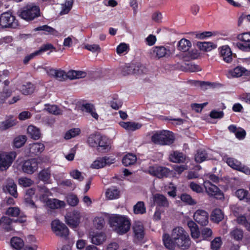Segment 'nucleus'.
I'll list each match as a JSON object with an SVG mask.
<instances>
[{
  "label": "nucleus",
  "mask_w": 250,
  "mask_h": 250,
  "mask_svg": "<svg viewBox=\"0 0 250 250\" xmlns=\"http://www.w3.org/2000/svg\"><path fill=\"white\" fill-rule=\"evenodd\" d=\"M16 156V153L13 152L0 153V170H6L10 166Z\"/></svg>",
  "instance_id": "obj_10"
},
{
  "label": "nucleus",
  "mask_w": 250,
  "mask_h": 250,
  "mask_svg": "<svg viewBox=\"0 0 250 250\" xmlns=\"http://www.w3.org/2000/svg\"><path fill=\"white\" fill-rule=\"evenodd\" d=\"M20 213V210L18 207H10L6 212V214L12 217H17Z\"/></svg>",
  "instance_id": "obj_60"
},
{
  "label": "nucleus",
  "mask_w": 250,
  "mask_h": 250,
  "mask_svg": "<svg viewBox=\"0 0 250 250\" xmlns=\"http://www.w3.org/2000/svg\"><path fill=\"white\" fill-rule=\"evenodd\" d=\"M223 160L231 168L236 170H237L238 169L240 168L239 167L241 165V163L238 161L237 160L229 157H224L223 158Z\"/></svg>",
  "instance_id": "obj_46"
},
{
  "label": "nucleus",
  "mask_w": 250,
  "mask_h": 250,
  "mask_svg": "<svg viewBox=\"0 0 250 250\" xmlns=\"http://www.w3.org/2000/svg\"><path fill=\"white\" fill-rule=\"evenodd\" d=\"M40 15L39 8L33 4L24 7L19 14L20 17L26 21H31Z\"/></svg>",
  "instance_id": "obj_6"
},
{
  "label": "nucleus",
  "mask_w": 250,
  "mask_h": 250,
  "mask_svg": "<svg viewBox=\"0 0 250 250\" xmlns=\"http://www.w3.org/2000/svg\"><path fill=\"white\" fill-rule=\"evenodd\" d=\"M36 31H43L46 34H50L55 36H59V32L53 28L47 25H43L35 29Z\"/></svg>",
  "instance_id": "obj_45"
},
{
  "label": "nucleus",
  "mask_w": 250,
  "mask_h": 250,
  "mask_svg": "<svg viewBox=\"0 0 250 250\" xmlns=\"http://www.w3.org/2000/svg\"><path fill=\"white\" fill-rule=\"evenodd\" d=\"M38 168V164L35 159H31L25 161L23 164L22 169L24 172L32 174Z\"/></svg>",
  "instance_id": "obj_17"
},
{
  "label": "nucleus",
  "mask_w": 250,
  "mask_h": 250,
  "mask_svg": "<svg viewBox=\"0 0 250 250\" xmlns=\"http://www.w3.org/2000/svg\"><path fill=\"white\" fill-rule=\"evenodd\" d=\"M212 234V230L209 228H203L201 229L200 238L201 240H205L210 237Z\"/></svg>",
  "instance_id": "obj_52"
},
{
  "label": "nucleus",
  "mask_w": 250,
  "mask_h": 250,
  "mask_svg": "<svg viewBox=\"0 0 250 250\" xmlns=\"http://www.w3.org/2000/svg\"><path fill=\"white\" fill-rule=\"evenodd\" d=\"M82 109L86 112L89 113L91 116L96 120L99 119V115L96 111L94 105L90 103L83 104L82 105Z\"/></svg>",
  "instance_id": "obj_32"
},
{
  "label": "nucleus",
  "mask_w": 250,
  "mask_h": 250,
  "mask_svg": "<svg viewBox=\"0 0 250 250\" xmlns=\"http://www.w3.org/2000/svg\"><path fill=\"white\" fill-rule=\"evenodd\" d=\"M101 135L99 134H92L90 135L87 140V142L91 147H97L98 142L101 138Z\"/></svg>",
  "instance_id": "obj_39"
},
{
  "label": "nucleus",
  "mask_w": 250,
  "mask_h": 250,
  "mask_svg": "<svg viewBox=\"0 0 250 250\" xmlns=\"http://www.w3.org/2000/svg\"><path fill=\"white\" fill-rule=\"evenodd\" d=\"M174 140L173 133L167 130L155 132L151 136V140L154 143L161 145H170Z\"/></svg>",
  "instance_id": "obj_3"
},
{
  "label": "nucleus",
  "mask_w": 250,
  "mask_h": 250,
  "mask_svg": "<svg viewBox=\"0 0 250 250\" xmlns=\"http://www.w3.org/2000/svg\"><path fill=\"white\" fill-rule=\"evenodd\" d=\"M44 110L54 115H62L63 109L55 104H45Z\"/></svg>",
  "instance_id": "obj_33"
},
{
  "label": "nucleus",
  "mask_w": 250,
  "mask_h": 250,
  "mask_svg": "<svg viewBox=\"0 0 250 250\" xmlns=\"http://www.w3.org/2000/svg\"><path fill=\"white\" fill-rule=\"evenodd\" d=\"M187 225L190 229L192 238L200 240L201 230H199L197 225L192 220L188 221Z\"/></svg>",
  "instance_id": "obj_28"
},
{
  "label": "nucleus",
  "mask_w": 250,
  "mask_h": 250,
  "mask_svg": "<svg viewBox=\"0 0 250 250\" xmlns=\"http://www.w3.org/2000/svg\"><path fill=\"white\" fill-rule=\"evenodd\" d=\"M89 238L91 240V242L96 245L103 244L106 239L105 234L101 231H91Z\"/></svg>",
  "instance_id": "obj_19"
},
{
  "label": "nucleus",
  "mask_w": 250,
  "mask_h": 250,
  "mask_svg": "<svg viewBox=\"0 0 250 250\" xmlns=\"http://www.w3.org/2000/svg\"><path fill=\"white\" fill-rule=\"evenodd\" d=\"M133 231L134 237L138 240H141L144 236V228L142 223L135 221L133 225Z\"/></svg>",
  "instance_id": "obj_22"
},
{
  "label": "nucleus",
  "mask_w": 250,
  "mask_h": 250,
  "mask_svg": "<svg viewBox=\"0 0 250 250\" xmlns=\"http://www.w3.org/2000/svg\"><path fill=\"white\" fill-rule=\"evenodd\" d=\"M39 178L44 181H47L50 177V171L48 169H44L41 171L39 174Z\"/></svg>",
  "instance_id": "obj_64"
},
{
  "label": "nucleus",
  "mask_w": 250,
  "mask_h": 250,
  "mask_svg": "<svg viewBox=\"0 0 250 250\" xmlns=\"http://www.w3.org/2000/svg\"><path fill=\"white\" fill-rule=\"evenodd\" d=\"M129 50V44L122 42L120 43L116 48V52L117 53L121 55L123 54L127 53Z\"/></svg>",
  "instance_id": "obj_51"
},
{
  "label": "nucleus",
  "mask_w": 250,
  "mask_h": 250,
  "mask_svg": "<svg viewBox=\"0 0 250 250\" xmlns=\"http://www.w3.org/2000/svg\"><path fill=\"white\" fill-rule=\"evenodd\" d=\"M66 223L73 229H76L80 223V213L77 210H74L68 213L65 216Z\"/></svg>",
  "instance_id": "obj_8"
},
{
  "label": "nucleus",
  "mask_w": 250,
  "mask_h": 250,
  "mask_svg": "<svg viewBox=\"0 0 250 250\" xmlns=\"http://www.w3.org/2000/svg\"><path fill=\"white\" fill-rule=\"evenodd\" d=\"M169 159L172 162L177 163H186L187 164L189 161L188 159L185 155L178 151L171 152L169 155Z\"/></svg>",
  "instance_id": "obj_24"
},
{
  "label": "nucleus",
  "mask_w": 250,
  "mask_h": 250,
  "mask_svg": "<svg viewBox=\"0 0 250 250\" xmlns=\"http://www.w3.org/2000/svg\"><path fill=\"white\" fill-rule=\"evenodd\" d=\"M119 124L121 127L128 131H133L142 127L141 124L134 122H120Z\"/></svg>",
  "instance_id": "obj_29"
},
{
  "label": "nucleus",
  "mask_w": 250,
  "mask_h": 250,
  "mask_svg": "<svg viewBox=\"0 0 250 250\" xmlns=\"http://www.w3.org/2000/svg\"><path fill=\"white\" fill-rule=\"evenodd\" d=\"M209 159L208 154L203 150H199L195 155V160L197 163H200Z\"/></svg>",
  "instance_id": "obj_44"
},
{
  "label": "nucleus",
  "mask_w": 250,
  "mask_h": 250,
  "mask_svg": "<svg viewBox=\"0 0 250 250\" xmlns=\"http://www.w3.org/2000/svg\"><path fill=\"white\" fill-rule=\"evenodd\" d=\"M132 65L135 66L139 65L138 68L135 69V71L133 73L134 75H140L146 72V68L140 63H132Z\"/></svg>",
  "instance_id": "obj_63"
},
{
  "label": "nucleus",
  "mask_w": 250,
  "mask_h": 250,
  "mask_svg": "<svg viewBox=\"0 0 250 250\" xmlns=\"http://www.w3.org/2000/svg\"><path fill=\"white\" fill-rule=\"evenodd\" d=\"M193 218L199 225L207 226L208 223V214L205 210L198 209L193 215Z\"/></svg>",
  "instance_id": "obj_16"
},
{
  "label": "nucleus",
  "mask_w": 250,
  "mask_h": 250,
  "mask_svg": "<svg viewBox=\"0 0 250 250\" xmlns=\"http://www.w3.org/2000/svg\"><path fill=\"white\" fill-rule=\"evenodd\" d=\"M109 224L115 232L119 235L126 233L130 229L129 219L124 215L114 214L109 217Z\"/></svg>",
  "instance_id": "obj_2"
},
{
  "label": "nucleus",
  "mask_w": 250,
  "mask_h": 250,
  "mask_svg": "<svg viewBox=\"0 0 250 250\" xmlns=\"http://www.w3.org/2000/svg\"><path fill=\"white\" fill-rule=\"evenodd\" d=\"M197 46L201 50L208 52L216 47V45L211 42H198Z\"/></svg>",
  "instance_id": "obj_37"
},
{
  "label": "nucleus",
  "mask_w": 250,
  "mask_h": 250,
  "mask_svg": "<svg viewBox=\"0 0 250 250\" xmlns=\"http://www.w3.org/2000/svg\"><path fill=\"white\" fill-rule=\"evenodd\" d=\"M44 69L49 76L59 80H63L65 76L64 71L61 69H56L49 67H45Z\"/></svg>",
  "instance_id": "obj_23"
},
{
  "label": "nucleus",
  "mask_w": 250,
  "mask_h": 250,
  "mask_svg": "<svg viewBox=\"0 0 250 250\" xmlns=\"http://www.w3.org/2000/svg\"><path fill=\"white\" fill-rule=\"evenodd\" d=\"M66 75L69 79L73 80L84 78L86 76V73L83 71L71 70L67 72Z\"/></svg>",
  "instance_id": "obj_36"
},
{
  "label": "nucleus",
  "mask_w": 250,
  "mask_h": 250,
  "mask_svg": "<svg viewBox=\"0 0 250 250\" xmlns=\"http://www.w3.org/2000/svg\"><path fill=\"white\" fill-rule=\"evenodd\" d=\"M222 244V242L221 237H216L211 242V249L212 250H218L220 248Z\"/></svg>",
  "instance_id": "obj_57"
},
{
  "label": "nucleus",
  "mask_w": 250,
  "mask_h": 250,
  "mask_svg": "<svg viewBox=\"0 0 250 250\" xmlns=\"http://www.w3.org/2000/svg\"><path fill=\"white\" fill-rule=\"evenodd\" d=\"M98 151L102 153H106L111 148L110 140L105 137L101 136L97 146Z\"/></svg>",
  "instance_id": "obj_21"
},
{
  "label": "nucleus",
  "mask_w": 250,
  "mask_h": 250,
  "mask_svg": "<svg viewBox=\"0 0 250 250\" xmlns=\"http://www.w3.org/2000/svg\"><path fill=\"white\" fill-rule=\"evenodd\" d=\"M47 195L44 194L40 197V200L45 203L46 205L49 208L52 209H57L62 208H64L65 206V203L64 201H61L56 199H48L47 196L50 195V192L48 191Z\"/></svg>",
  "instance_id": "obj_9"
},
{
  "label": "nucleus",
  "mask_w": 250,
  "mask_h": 250,
  "mask_svg": "<svg viewBox=\"0 0 250 250\" xmlns=\"http://www.w3.org/2000/svg\"><path fill=\"white\" fill-rule=\"evenodd\" d=\"M137 160L136 156L132 154H127L123 158L122 163L125 166L134 164Z\"/></svg>",
  "instance_id": "obj_41"
},
{
  "label": "nucleus",
  "mask_w": 250,
  "mask_h": 250,
  "mask_svg": "<svg viewBox=\"0 0 250 250\" xmlns=\"http://www.w3.org/2000/svg\"><path fill=\"white\" fill-rule=\"evenodd\" d=\"M11 246L16 250H20L24 246L23 241L19 237H14L11 240Z\"/></svg>",
  "instance_id": "obj_49"
},
{
  "label": "nucleus",
  "mask_w": 250,
  "mask_h": 250,
  "mask_svg": "<svg viewBox=\"0 0 250 250\" xmlns=\"http://www.w3.org/2000/svg\"><path fill=\"white\" fill-rule=\"evenodd\" d=\"M17 121L15 119H10L4 121L0 122V130L3 131L15 125Z\"/></svg>",
  "instance_id": "obj_40"
},
{
  "label": "nucleus",
  "mask_w": 250,
  "mask_h": 250,
  "mask_svg": "<svg viewBox=\"0 0 250 250\" xmlns=\"http://www.w3.org/2000/svg\"><path fill=\"white\" fill-rule=\"evenodd\" d=\"M48 192V189L44 187H38L37 189L34 188H29L26 191L25 202L27 206L31 208H36L35 204L34 202L30 199V197L36 193L37 196H39L40 198L41 196L44 195V194L47 195Z\"/></svg>",
  "instance_id": "obj_4"
},
{
  "label": "nucleus",
  "mask_w": 250,
  "mask_h": 250,
  "mask_svg": "<svg viewBox=\"0 0 250 250\" xmlns=\"http://www.w3.org/2000/svg\"><path fill=\"white\" fill-rule=\"evenodd\" d=\"M249 74L248 70L240 66L229 69L226 72V76L229 79L239 78L243 75H248Z\"/></svg>",
  "instance_id": "obj_15"
},
{
  "label": "nucleus",
  "mask_w": 250,
  "mask_h": 250,
  "mask_svg": "<svg viewBox=\"0 0 250 250\" xmlns=\"http://www.w3.org/2000/svg\"><path fill=\"white\" fill-rule=\"evenodd\" d=\"M147 172L159 178L168 176L170 173V170L168 168L157 165L149 167Z\"/></svg>",
  "instance_id": "obj_11"
},
{
  "label": "nucleus",
  "mask_w": 250,
  "mask_h": 250,
  "mask_svg": "<svg viewBox=\"0 0 250 250\" xmlns=\"http://www.w3.org/2000/svg\"><path fill=\"white\" fill-rule=\"evenodd\" d=\"M133 211L135 214H142L146 212L145 204L142 201H139L133 207Z\"/></svg>",
  "instance_id": "obj_48"
},
{
  "label": "nucleus",
  "mask_w": 250,
  "mask_h": 250,
  "mask_svg": "<svg viewBox=\"0 0 250 250\" xmlns=\"http://www.w3.org/2000/svg\"><path fill=\"white\" fill-rule=\"evenodd\" d=\"M16 83H13V82H12L9 91H3L0 93V101H4L7 97H9L12 92H14L16 91V89L15 88V86Z\"/></svg>",
  "instance_id": "obj_50"
},
{
  "label": "nucleus",
  "mask_w": 250,
  "mask_h": 250,
  "mask_svg": "<svg viewBox=\"0 0 250 250\" xmlns=\"http://www.w3.org/2000/svg\"><path fill=\"white\" fill-rule=\"evenodd\" d=\"M230 235L234 240L240 241L243 238V231L241 229L235 228L230 231Z\"/></svg>",
  "instance_id": "obj_42"
},
{
  "label": "nucleus",
  "mask_w": 250,
  "mask_h": 250,
  "mask_svg": "<svg viewBox=\"0 0 250 250\" xmlns=\"http://www.w3.org/2000/svg\"><path fill=\"white\" fill-rule=\"evenodd\" d=\"M33 181L30 178L27 177H21L19 179V184L23 187H27L31 186Z\"/></svg>",
  "instance_id": "obj_59"
},
{
  "label": "nucleus",
  "mask_w": 250,
  "mask_h": 250,
  "mask_svg": "<svg viewBox=\"0 0 250 250\" xmlns=\"http://www.w3.org/2000/svg\"><path fill=\"white\" fill-rule=\"evenodd\" d=\"M204 187L206 192L210 195L216 198L221 199L224 198L223 192L215 185L212 184L210 181L206 180L204 182Z\"/></svg>",
  "instance_id": "obj_12"
},
{
  "label": "nucleus",
  "mask_w": 250,
  "mask_h": 250,
  "mask_svg": "<svg viewBox=\"0 0 250 250\" xmlns=\"http://www.w3.org/2000/svg\"><path fill=\"white\" fill-rule=\"evenodd\" d=\"M0 25L4 28H16L19 24L15 17L11 13L5 12L0 16Z\"/></svg>",
  "instance_id": "obj_7"
},
{
  "label": "nucleus",
  "mask_w": 250,
  "mask_h": 250,
  "mask_svg": "<svg viewBox=\"0 0 250 250\" xmlns=\"http://www.w3.org/2000/svg\"><path fill=\"white\" fill-rule=\"evenodd\" d=\"M152 55L157 58H161L164 57L169 56L170 51L164 46H155L151 49Z\"/></svg>",
  "instance_id": "obj_20"
},
{
  "label": "nucleus",
  "mask_w": 250,
  "mask_h": 250,
  "mask_svg": "<svg viewBox=\"0 0 250 250\" xmlns=\"http://www.w3.org/2000/svg\"><path fill=\"white\" fill-rule=\"evenodd\" d=\"M105 195L108 200H115L120 197V191L116 187H111L106 190Z\"/></svg>",
  "instance_id": "obj_31"
},
{
  "label": "nucleus",
  "mask_w": 250,
  "mask_h": 250,
  "mask_svg": "<svg viewBox=\"0 0 250 250\" xmlns=\"http://www.w3.org/2000/svg\"><path fill=\"white\" fill-rule=\"evenodd\" d=\"M139 65L133 66L132 64H126L123 68V73L124 75L133 74L135 69L138 68Z\"/></svg>",
  "instance_id": "obj_56"
},
{
  "label": "nucleus",
  "mask_w": 250,
  "mask_h": 250,
  "mask_svg": "<svg viewBox=\"0 0 250 250\" xmlns=\"http://www.w3.org/2000/svg\"><path fill=\"white\" fill-rule=\"evenodd\" d=\"M153 200L155 205L158 207L168 208L169 202L167 198L161 194H155L153 196Z\"/></svg>",
  "instance_id": "obj_26"
},
{
  "label": "nucleus",
  "mask_w": 250,
  "mask_h": 250,
  "mask_svg": "<svg viewBox=\"0 0 250 250\" xmlns=\"http://www.w3.org/2000/svg\"><path fill=\"white\" fill-rule=\"evenodd\" d=\"M220 55L223 60L227 63H229L232 59V52L230 47L227 45H224L219 48Z\"/></svg>",
  "instance_id": "obj_25"
},
{
  "label": "nucleus",
  "mask_w": 250,
  "mask_h": 250,
  "mask_svg": "<svg viewBox=\"0 0 250 250\" xmlns=\"http://www.w3.org/2000/svg\"><path fill=\"white\" fill-rule=\"evenodd\" d=\"M163 241L165 247L170 250H174L176 248L187 250L191 244L189 235L182 227L173 229L170 236L168 234H164Z\"/></svg>",
  "instance_id": "obj_1"
},
{
  "label": "nucleus",
  "mask_w": 250,
  "mask_h": 250,
  "mask_svg": "<svg viewBox=\"0 0 250 250\" xmlns=\"http://www.w3.org/2000/svg\"><path fill=\"white\" fill-rule=\"evenodd\" d=\"M44 145L42 143H36L30 145L29 151L32 154L37 155L44 150Z\"/></svg>",
  "instance_id": "obj_34"
},
{
  "label": "nucleus",
  "mask_w": 250,
  "mask_h": 250,
  "mask_svg": "<svg viewBox=\"0 0 250 250\" xmlns=\"http://www.w3.org/2000/svg\"><path fill=\"white\" fill-rule=\"evenodd\" d=\"M115 159L112 157H99L96 159L91 165V167L94 169H99L106 165H110L114 163Z\"/></svg>",
  "instance_id": "obj_14"
},
{
  "label": "nucleus",
  "mask_w": 250,
  "mask_h": 250,
  "mask_svg": "<svg viewBox=\"0 0 250 250\" xmlns=\"http://www.w3.org/2000/svg\"><path fill=\"white\" fill-rule=\"evenodd\" d=\"M51 229L57 236L61 238H67L69 234L67 227L58 219L53 220L51 224Z\"/></svg>",
  "instance_id": "obj_5"
},
{
  "label": "nucleus",
  "mask_w": 250,
  "mask_h": 250,
  "mask_svg": "<svg viewBox=\"0 0 250 250\" xmlns=\"http://www.w3.org/2000/svg\"><path fill=\"white\" fill-rule=\"evenodd\" d=\"M181 199L182 201L189 205H193L196 204V202L191 197L187 194H183L181 195Z\"/></svg>",
  "instance_id": "obj_62"
},
{
  "label": "nucleus",
  "mask_w": 250,
  "mask_h": 250,
  "mask_svg": "<svg viewBox=\"0 0 250 250\" xmlns=\"http://www.w3.org/2000/svg\"><path fill=\"white\" fill-rule=\"evenodd\" d=\"M224 218V214L220 209H215L212 212L211 219L215 222H219Z\"/></svg>",
  "instance_id": "obj_43"
},
{
  "label": "nucleus",
  "mask_w": 250,
  "mask_h": 250,
  "mask_svg": "<svg viewBox=\"0 0 250 250\" xmlns=\"http://www.w3.org/2000/svg\"><path fill=\"white\" fill-rule=\"evenodd\" d=\"M237 39L240 42L249 43L250 42V32L239 34L237 36Z\"/></svg>",
  "instance_id": "obj_58"
},
{
  "label": "nucleus",
  "mask_w": 250,
  "mask_h": 250,
  "mask_svg": "<svg viewBox=\"0 0 250 250\" xmlns=\"http://www.w3.org/2000/svg\"><path fill=\"white\" fill-rule=\"evenodd\" d=\"M70 176L74 179L79 181H82L84 179V176L81 171L78 169H72L69 172Z\"/></svg>",
  "instance_id": "obj_53"
},
{
  "label": "nucleus",
  "mask_w": 250,
  "mask_h": 250,
  "mask_svg": "<svg viewBox=\"0 0 250 250\" xmlns=\"http://www.w3.org/2000/svg\"><path fill=\"white\" fill-rule=\"evenodd\" d=\"M3 189L5 192H8L14 197H17V186L13 180L8 179L4 186Z\"/></svg>",
  "instance_id": "obj_27"
},
{
  "label": "nucleus",
  "mask_w": 250,
  "mask_h": 250,
  "mask_svg": "<svg viewBox=\"0 0 250 250\" xmlns=\"http://www.w3.org/2000/svg\"><path fill=\"white\" fill-rule=\"evenodd\" d=\"M73 3V0H66L64 3L62 4V10L60 14L65 15L68 13L72 8Z\"/></svg>",
  "instance_id": "obj_47"
},
{
  "label": "nucleus",
  "mask_w": 250,
  "mask_h": 250,
  "mask_svg": "<svg viewBox=\"0 0 250 250\" xmlns=\"http://www.w3.org/2000/svg\"><path fill=\"white\" fill-rule=\"evenodd\" d=\"M27 133L34 140H38L41 137L40 130L35 126L32 125L28 126Z\"/></svg>",
  "instance_id": "obj_38"
},
{
  "label": "nucleus",
  "mask_w": 250,
  "mask_h": 250,
  "mask_svg": "<svg viewBox=\"0 0 250 250\" xmlns=\"http://www.w3.org/2000/svg\"><path fill=\"white\" fill-rule=\"evenodd\" d=\"M27 140L25 135L19 136L15 138L14 141V146L17 148L22 146L26 142Z\"/></svg>",
  "instance_id": "obj_55"
},
{
  "label": "nucleus",
  "mask_w": 250,
  "mask_h": 250,
  "mask_svg": "<svg viewBox=\"0 0 250 250\" xmlns=\"http://www.w3.org/2000/svg\"><path fill=\"white\" fill-rule=\"evenodd\" d=\"M80 133L79 128H74L69 130L65 134L64 138L69 140L78 135Z\"/></svg>",
  "instance_id": "obj_54"
},
{
  "label": "nucleus",
  "mask_w": 250,
  "mask_h": 250,
  "mask_svg": "<svg viewBox=\"0 0 250 250\" xmlns=\"http://www.w3.org/2000/svg\"><path fill=\"white\" fill-rule=\"evenodd\" d=\"M191 42L189 40L183 38L178 42L177 48L179 50L185 52L188 51L191 47Z\"/></svg>",
  "instance_id": "obj_35"
},
{
  "label": "nucleus",
  "mask_w": 250,
  "mask_h": 250,
  "mask_svg": "<svg viewBox=\"0 0 250 250\" xmlns=\"http://www.w3.org/2000/svg\"><path fill=\"white\" fill-rule=\"evenodd\" d=\"M13 83H16L15 88L16 90H19L22 94L28 95L33 93L35 90L34 84L31 83H26L21 85H20L19 82H13Z\"/></svg>",
  "instance_id": "obj_18"
},
{
  "label": "nucleus",
  "mask_w": 250,
  "mask_h": 250,
  "mask_svg": "<svg viewBox=\"0 0 250 250\" xmlns=\"http://www.w3.org/2000/svg\"><path fill=\"white\" fill-rule=\"evenodd\" d=\"M204 187L206 192L210 195L216 198L221 199L224 198L223 192L215 185L212 184L210 181L206 180L204 182Z\"/></svg>",
  "instance_id": "obj_13"
},
{
  "label": "nucleus",
  "mask_w": 250,
  "mask_h": 250,
  "mask_svg": "<svg viewBox=\"0 0 250 250\" xmlns=\"http://www.w3.org/2000/svg\"><path fill=\"white\" fill-rule=\"evenodd\" d=\"M228 129L230 132L234 133L235 137L239 140H243L246 136V132L245 130L240 127H237L235 125H229Z\"/></svg>",
  "instance_id": "obj_30"
},
{
  "label": "nucleus",
  "mask_w": 250,
  "mask_h": 250,
  "mask_svg": "<svg viewBox=\"0 0 250 250\" xmlns=\"http://www.w3.org/2000/svg\"><path fill=\"white\" fill-rule=\"evenodd\" d=\"M236 196L240 199H248L249 192L247 190L244 189H239L235 193Z\"/></svg>",
  "instance_id": "obj_61"
}]
</instances>
